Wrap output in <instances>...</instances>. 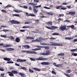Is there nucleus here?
Listing matches in <instances>:
<instances>
[{
    "label": "nucleus",
    "mask_w": 77,
    "mask_h": 77,
    "mask_svg": "<svg viewBox=\"0 0 77 77\" xmlns=\"http://www.w3.org/2000/svg\"><path fill=\"white\" fill-rule=\"evenodd\" d=\"M71 51H77V48L75 49H72L71 50Z\"/></svg>",
    "instance_id": "33"
},
{
    "label": "nucleus",
    "mask_w": 77,
    "mask_h": 77,
    "mask_svg": "<svg viewBox=\"0 0 77 77\" xmlns=\"http://www.w3.org/2000/svg\"><path fill=\"white\" fill-rule=\"evenodd\" d=\"M36 47H38V48H43V46H41L37 45Z\"/></svg>",
    "instance_id": "41"
},
{
    "label": "nucleus",
    "mask_w": 77,
    "mask_h": 77,
    "mask_svg": "<svg viewBox=\"0 0 77 77\" xmlns=\"http://www.w3.org/2000/svg\"><path fill=\"white\" fill-rule=\"evenodd\" d=\"M58 56H65V54L63 53L61 54H58Z\"/></svg>",
    "instance_id": "28"
},
{
    "label": "nucleus",
    "mask_w": 77,
    "mask_h": 77,
    "mask_svg": "<svg viewBox=\"0 0 77 77\" xmlns=\"http://www.w3.org/2000/svg\"><path fill=\"white\" fill-rule=\"evenodd\" d=\"M1 37H3V38H6V36L5 35H1Z\"/></svg>",
    "instance_id": "56"
},
{
    "label": "nucleus",
    "mask_w": 77,
    "mask_h": 77,
    "mask_svg": "<svg viewBox=\"0 0 77 77\" xmlns=\"http://www.w3.org/2000/svg\"><path fill=\"white\" fill-rule=\"evenodd\" d=\"M23 47L24 48H26V49H29L30 48V46L29 45H24Z\"/></svg>",
    "instance_id": "15"
},
{
    "label": "nucleus",
    "mask_w": 77,
    "mask_h": 77,
    "mask_svg": "<svg viewBox=\"0 0 77 77\" xmlns=\"http://www.w3.org/2000/svg\"><path fill=\"white\" fill-rule=\"evenodd\" d=\"M36 2L37 3H39V0H34V2Z\"/></svg>",
    "instance_id": "55"
},
{
    "label": "nucleus",
    "mask_w": 77,
    "mask_h": 77,
    "mask_svg": "<svg viewBox=\"0 0 77 77\" xmlns=\"http://www.w3.org/2000/svg\"><path fill=\"white\" fill-rule=\"evenodd\" d=\"M47 14H49V15H54V13H50L49 12L47 13Z\"/></svg>",
    "instance_id": "29"
},
{
    "label": "nucleus",
    "mask_w": 77,
    "mask_h": 77,
    "mask_svg": "<svg viewBox=\"0 0 77 77\" xmlns=\"http://www.w3.org/2000/svg\"><path fill=\"white\" fill-rule=\"evenodd\" d=\"M50 39H53V40H54L56 39V38L54 37L51 38H50Z\"/></svg>",
    "instance_id": "60"
},
{
    "label": "nucleus",
    "mask_w": 77,
    "mask_h": 77,
    "mask_svg": "<svg viewBox=\"0 0 77 77\" xmlns=\"http://www.w3.org/2000/svg\"><path fill=\"white\" fill-rule=\"evenodd\" d=\"M0 46H3V47H4V44H3V43L0 44Z\"/></svg>",
    "instance_id": "59"
},
{
    "label": "nucleus",
    "mask_w": 77,
    "mask_h": 77,
    "mask_svg": "<svg viewBox=\"0 0 77 77\" xmlns=\"http://www.w3.org/2000/svg\"><path fill=\"white\" fill-rule=\"evenodd\" d=\"M67 74H69L71 72V70L70 69L67 70L66 72Z\"/></svg>",
    "instance_id": "34"
},
{
    "label": "nucleus",
    "mask_w": 77,
    "mask_h": 77,
    "mask_svg": "<svg viewBox=\"0 0 77 77\" xmlns=\"http://www.w3.org/2000/svg\"><path fill=\"white\" fill-rule=\"evenodd\" d=\"M29 71L31 73H33V72H34L33 70H32L30 69H29Z\"/></svg>",
    "instance_id": "39"
},
{
    "label": "nucleus",
    "mask_w": 77,
    "mask_h": 77,
    "mask_svg": "<svg viewBox=\"0 0 77 77\" xmlns=\"http://www.w3.org/2000/svg\"><path fill=\"white\" fill-rule=\"evenodd\" d=\"M41 48H35V49H33L32 50L33 51H37V50H41Z\"/></svg>",
    "instance_id": "23"
},
{
    "label": "nucleus",
    "mask_w": 77,
    "mask_h": 77,
    "mask_svg": "<svg viewBox=\"0 0 77 77\" xmlns=\"http://www.w3.org/2000/svg\"><path fill=\"white\" fill-rule=\"evenodd\" d=\"M43 48H45V50H48L50 48V47L49 46H43Z\"/></svg>",
    "instance_id": "24"
},
{
    "label": "nucleus",
    "mask_w": 77,
    "mask_h": 77,
    "mask_svg": "<svg viewBox=\"0 0 77 77\" xmlns=\"http://www.w3.org/2000/svg\"><path fill=\"white\" fill-rule=\"evenodd\" d=\"M12 17H19L20 16V15L19 14H12Z\"/></svg>",
    "instance_id": "22"
},
{
    "label": "nucleus",
    "mask_w": 77,
    "mask_h": 77,
    "mask_svg": "<svg viewBox=\"0 0 77 77\" xmlns=\"http://www.w3.org/2000/svg\"><path fill=\"white\" fill-rule=\"evenodd\" d=\"M41 7V5L38 6H33L32 7V8H34V9H33L34 12L35 14H36V13L38 12V10L37 8H40Z\"/></svg>",
    "instance_id": "4"
},
{
    "label": "nucleus",
    "mask_w": 77,
    "mask_h": 77,
    "mask_svg": "<svg viewBox=\"0 0 77 77\" xmlns=\"http://www.w3.org/2000/svg\"><path fill=\"white\" fill-rule=\"evenodd\" d=\"M3 59L7 61H10L11 60V58H9L5 57L3 58Z\"/></svg>",
    "instance_id": "16"
},
{
    "label": "nucleus",
    "mask_w": 77,
    "mask_h": 77,
    "mask_svg": "<svg viewBox=\"0 0 77 77\" xmlns=\"http://www.w3.org/2000/svg\"><path fill=\"white\" fill-rule=\"evenodd\" d=\"M33 69L35 70V71H41L40 69H37L36 68H33Z\"/></svg>",
    "instance_id": "25"
},
{
    "label": "nucleus",
    "mask_w": 77,
    "mask_h": 77,
    "mask_svg": "<svg viewBox=\"0 0 77 77\" xmlns=\"http://www.w3.org/2000/svg\"><path fill=\"white\" fill-rule=\"evenodd\" d=\"M62 65H63V64H57L55 66L56 67H61V68H62L63 66H62Z\"/></svg>",
    "instance_id": "20"
},
{
    "label": "nucleus",
    "mask_w": 77,
    "mask_h": 77,
    "mask_svg": "<svg viewBox=\"0 0 77 77\" xmlns=\"http://www.w3.org/2000/svg\"><path fill=\"white\" fill-rule=\"evenodd\" d=\"M41 64L43 65H50V63L48 62H42L41 63Z\"/></svg>",
    "instance_id": "10"
},
{
    "label": "nucleus",
    "mask_w": 77,
    "mask_h": 77,
    "mask_svg": "<svg viewBox=\"0 0 77 77\" xmlns=\"http://www.w3.org/2000/svg\"><path fill=\"white\" fill-rule=\"evenodd\" d=\"M7 49L8 51H14L15 50V49L11 48H8Z\"/></svg>",
    "instance_id": "18"
},
{
    "label": "nucleus",
    "mask_w": 77,
    "mask_h": 77,
    "mask_svg": "<svg viewBox=\"0 0 77 77\" xmlns=\"http://www.w3.org/2000/svg\"><path fill=\"white\" fill-rule=\"evenodd\" d=\"M60 35V34H59V33H53L52 34V35H53L54 36L55 35L58 36V35Z\"/></svg>",
    "instance_id": "27"
},
{
    "label": "nucleus",
    "mask_w": 77,
    "mask_h": 77,
    "mask_svg": "<svg viewBox=\"0 0 77 77\" xmlns=\"http://www.w3.org/2000/svg\"><path fill=\"white\" fill-rule=\"evenodd\" d=\"M21 69H22L24 70H26L27 69L26 67H21Z\"/></svg>",
    "instance_id": "50"
},
{
    "label": "nucleus",
    "mask_w": 77,
    "mask_h": 77,
    "mask_svg": "<svg viewBox=\"0 0 77 77\" xmlns=\"http://www.w3.org/2000/svg\"><path fill=\"white\" fill-rule=\"evenodd\" d=\"M10 69H15V67H10Z\"/></svg>",
    "instance_id": "57"
},
{
    "label": "nucleus",
    "mask_w": 77,
    "mask_h": 77,
    "mask_svg": "<svg viewBox=\"0 0 77 77\" xmlns=\"http://www.w3.org/2000/svg\"><path fill=\"white\" fill-rule=\"evenodd\" d=\"M50 43L51 44L50 45H48L47 43H42L41 42L40 43V44L41 45H52L54 46H63V45L61 44L60 43H57L55 42H51Z\"/></svg>",
    "instance_id": "2"
},
{
    "label": "nucleus",
    "mask_w": 77,
    "mask_h": 77,
    "mask_svg": "<svg viewBox=\"0 0 77 77\" xmlns=\"http://www.w3.org/2000/svg\"><path fill=\"white\" fill-rule=\"evenodd\" d=\"M64 75H66V76H67V77H70L69 75L68 74L64 73Z\"/></svg>",
    "instance_id": "37"
},
{
    "label": "nucleus",
    "mask_w": 77,
    "mask_h": 77,
    "mask_svg": "<svg viewBox=\"0 0 77 77\" xmlns=\"http://www.w3.org/2000/svg\"><path fill=\"white\" fill-rule=\"evenodd\" d=\"M51 53V51L49 50H47L46 51V55H49Z\"/></svg>",
    "instance_id": "13"
},
{
    "label": "nucleus",
    "mask_w": 77,
    "mask_h": 77,
    "mask_svg": "<svg viewBox=\"0 0 77 77\" xmlns=\"http://www.w3.org/2000/svg\"><path fill=\"white\" fill-rule=\"evenodd\" d=\"M21 12H23V11L21 10H17V13H21Z\"/></svg>",
    "instance_id": "52"
},
{
    "label": "nucleus",
    "mask_w": 77,
    "mask_h": 77,
    "mask_svg": "<svg viewBox=\"0 0 77 77\" xmlns=\"http://www.w3.org/2000/svg\"><path fill=\"white\" fill-rule=\"evenodd\" d=\"M30 23H31V22L30 21H29L28 22H25V24H30Z\"/></svg>",
    "instance_id": "40"
},
{
    "label": "nucleus",
    "mask_w": 77,
    "mask_h": 77,
    "mask_svg": "<svg viewBox=\"0 0 77 77\" xmlns=\"http://www.w3.org/2000/svg\"><path fill=\"white\" fill-rule=\"evenodd\" d=\"M29 10H30V11H32V8L31 7H29Z\"/></svg>",
    "instance_id": "62"
},
{
    "label": "nucleus",
    "mask_w": 77,
    "mask_h": 77,
    "mask_svg": "<svg viewBox=\"0 0 77 77\" xmlns=\"http://www.w3.org/2000/svg\"><path fill=\"white\" fill-rule=\"evenodd\" d=\"M36 60H47V58H43L42 57H41L38 58H35Z\"/></svg>",
    "instance_id": "6"
},
{
    "label": "nucleus",
    "mask_w": 77,
    "mask_h": 77,
    "mask_svg": "<svg viewBox=\"0 0 77 77\" xmlns=\"http://www.w3.org/2000/svg\"><path fill=\"white\" fill-rule=\"evenodd\" d=\"M75 11H72V12H69V13H66V15H68L69 14L70 15H75Z\"/></svg>",
    "instance_id": "8"
},
{
    "label": "nucleus",
    "mask_w": 77,
    "mask_h": 77,
    "mask_svg": "<svg viewBox=\"0 0 77 77\" xmlns=\"http://www.w3.org/2000/svg\"><path fill=\"white\" fill-rule=\"evenodd\" d=\"M23 8H24V9H28V7H27L26 5H24L23 6Z\"/></svg>",
    "instance_id": "47"
},
{
    "label": "nucleus",
    "mask_w": 77,
    "mask_h": 77,
    "mask_svg": "<svg viewBox=\"0 0 77 77\" xmlns=\"http://www.w3.org/2000/svg\"><path fill=\"white\" fill-rule=\"evenodd\" d=\"M29 5H31L32 6H36V5H37V4H38V3H36V4H34L33 3V2H31V3H29Z\"/></svg>",
    "instance_id": "19"
},
{
    "label": "nucleus",
    "mask_w": 77,
    "mask_h": 77,
    "mask_svg": "<svg viewBox=\"0 0 77 77\" xmlns=\"http://www.w3.org/2000/svg\"><path fill=\"white\" fill-rule=\"evenodd\" d=\"M39 39H38L37 41L38 42H42V40H45V38H43L42 37H40L39 38Z\"/></svg>",
    "instance_id": "11"
},
{
    "label": "nucleus",
    "mask_w": 77,
    "mask_h": 77,
    "mask_svg": "<svg viewBox=\"0 0 77 77\" xmlns=\"http://www.w3.org/2000/svg\"><path fill=\"white\" fill-rule=\"evenodd\" d=\"M11 45H7L6 44L5 45L4 47H3V48H4V47H5V48H6V47H11Z\"/></svg>",
    "instance_id": "26"
},
{
    "label": "nucleus",
    "mask_w": 77,
    "mask_h": 77,
    "mask_svg": "<svg viewBox=\"0 0 77 77\" xmlns=\"http://www.w3.org/2000/svg\"><path fill=\"white\" fill-rule=\"evenodd\" d=\"M61 9H62V10H65L66 8L62 7L61 8Z\"/></svg>",
    "instance_id": "58"
},
{
    "label": "nucleus",
    "mask_w": 77,
    "mask_h": 77,
    "mask_svg": "<svg viewBox=\"0 0 77 77\" xmlns=\"http://www.w3.org/2000/svg\"><path fill=\"white\" fill-rule=\"evenodd\" d=\"M35 32H35V33H38V32H39V29H35Z\"/></svg>",
    "instance_id": "43"
},
{
    "label": "nucleus",
    "mask_w": 77,
    "mask_h": 77,
    "mask_svg": "<svg viewBox=\"0 0 77 77\" xmlns=\"http://www.w3.org/2000/svg\"><path fill=\"white\" fill-rule=\"evenodd\" d=\"M10 23H11V24H20V22L17 21H15L14 20H10Z\"/></svg>",
    "instance_id": "7"
},
{
    "label": "nucleus",
    "mask_w": 77,
    "mask_h": 77,
    "mask_svg": "<svg viewBox=\"0 0 77 77\" xmlns=\"http://www.w3.org/2000/svg\"><path fill=\"white\" fill-rule=\"evenodd\" d=\"M22 53H23V52H26V53H28V54H36V52L35 51H22Z\"/></svg>",
    "instance_id": "3"
},
{
    "label": "nucleus",
    "mask_w": 77,
    "mask_h": 77,
    "mask_svg": "<svg viewBox=\"0 0 77 77\" xmlns=\"http://www.w3.org/2000/svg\"><path fill=\"white\" fill-rule=\"evenodd\" d=\"M15 41L17 42H19L20 41V39L19 38H17L15 39Z\"/></svg>",
    "instance_id": "21"
},
{
    "label": "nucleus",
    "mask_w": 77,
    "mask_h": 77,
    "mask_svg": "<svg viewBox=\"0 0 77 77\" xmlns=\"http://www.w3.org/2000/svg\"><path fill=\"white\" fill-rule=\"evenodd\" d=\"M3 32H9V30L8 29H4L3 30Z\"/></svg>",
    "instance_id": "49"
},
{
    "label": "nucleus",
    "mask_w": 77,
    "mask_h": 77,
    "mask_svg": "<svg viewBox=\"0 0 77 77\" xmlns=\"http://www.w3.org/2000/svg\"><path fill=\"white\" fill-rule=\"evenodd\" d=\"M72 55L74 56H77V53H73L72 54Z\"/></svg>",
    "instance_id": "44"
},
{
    "label": "nucleus",
    "mask_w": 77,
    "mask_h": 77,
    "mask_svg": "<svg viewBox=\"0 0 77 77\" xmlns=\"http://www.w3.org/2000/svg\"><path fill=\"white\" fill-rule=\"evenodd\" d=\"M46 28L48 29H50L51 30H53L55 29H57V28H58V27L54 26H51V27L46 26Z\"/></svg>",
    "instance_id": "5"
},
{
    "label": "nucleus",
    "mask_w": 77,
    "mask_h": 77,
    "mask_svg": "<svg viewBox=\"0 0 77 77\" xmlns=\"http://www.w3.org/2000/svg\"><path fill=\"white\" fill-rule=\"evenodd\" d=\"M25 29H21V30H20V31L21 32H25Z\"/></svg>",
    "instance_id": "54"
},
{
    "label": "nucleus",
    "mask_w": 77,
    "mask_h": 77,
    "mask_svg": "<svg viewBox=\"0 0 77 77\" xmlns=\"http://www.w3.org/2000/svg\"><path fill=\"white\" fill-rule=\"evenodd\" d=\"M26 14V16H27V17H29L30 16H29V15H30V14H29V13L27 12L25 13Z\"/></svg>",
    "instance_id": "53"
},
{
    "label": "nucleus",
    "mask_w": 77,
    "mask_h": 77,
    "mask_svg": "<svg viewBox=\"0 0 77 77\" xmlns=\"http://www.w3.org/2000/svg\"><path fill=\"white\" fill-rule=\"evenodd\" d=\"M31 60H32L33 61H35V60L34 59V58H29Z\"/></svg>",
    "instance_id": "42"
},
{
    "label": "nucleus",
    "mask_w": 77,
    "mask_h": 77,
    "mask_svg": "<svg viewBox=\"0 0 77 77\" xmlns=\"http://www.w3.org/2000/svg\"><path fill=\"white\" fill-rule=\"evenodd\" d=\"M51 72L53 74H55V75L56 74V72L53 70Z\"/></svg>",
    "instance_id": "45"
},
{
    "label": "nucleus",
    "mask_w": 77,
    "mask_h": 77,
    "mask_svg": "<svg viewBox=\"0 0 77 77\" xmlns=\"http://www.w3.org/2000/svg\"><path fill=\"white\" fill-rule=\"evenodd\" d=\"M8 73H9V75L11 77H13L14 76V74H18L19 75H21V77H24V73H22L21 72L19 73L16 70H12L11 71V72H7Z\"/></svg>",
    "instance_id": "1"
},
{
    "label": "nucleus",
    "mask_w": 77,
    "mask_h": 77,
    "mask_svg": "<svg viewBox=\"0 0 77 77\" xmlns=\"http://www.w3.org/2000/svg\"><path fill=\"white\" fill-rule=\"evenodd\" d=\"M66 26H62L60 27V29L61 30H62V31H64V30H65V28H66Z\"/></svg>",
    "instance_id": "12"
},
{
    "label": "nucleus",
    "mask_w": 77,
    "mask_h": 77,
    "mask_svg": "<svg viewBox=\"0 0 77 77\" xmlns=\"http://www.w3.org/2000/svg\"><path fill=\"white\" fill-rule=\"evenodd\" d=\"M35 38L34 37H26V39H30V40H32V39H34Z\"/></svg>",
    "instance_id": "14"
},
{
    "label": "nucleus",
    "mask_w": 77,
    "mask_h": 77,
    "mask_svg": "<svg viewBox=\"0 0 77 77\" xmlns=\"http://www.w3.org/2000/svg\"><path fill=\"white\" fill-rule=\"evenodd\" d=\"M23 29H24V28H30V26H24L22 27Z\"/></svg>",
    "instance_id": "35"
},
{
    "label": "nucleus",
    "mask_w": 77,
    "mask_h": 77,
    "mask_svg": "<svg viewBox=\"0 0 77 77\" xmlns=\"http://www.w3.org/2000/svg\"><path fill=\"white\" fill-rule=\"evenodd\" d=\"M15 65H16V66H20V65H19L17 63H16L15 64Z\"/></svg>",
    "instance_id": "64"
},
{
    "label": "nucleus",
    "mask_w": 77,
    "mask_h": 77,
    "mask_svg": "<svg viewBox=\"0 0 77 77\" xmlns=\"http://www.w3.org/2000/svg\"><path fill=\"white\" fill-rule=\"evenodd\" d=\"M73 42H77V39H75L73 40Z\"/></svg>",
    "instance_id": "63"
},
{
    "label": "nucleus",
    "mask_w": 77,
    "mask_h": 77,
    "mask_svg": "<svg viewBox=\"0 0 77 77\" xmlns=\"http://www.w3.org/2000/svg\"><path fill=\"white\" fill-rule=\"evenodd\" d=\"M41 54V55H43V56H47L46 53H42Z\"/></svg>",
    "instance_id": "36"
},
{
    "label": "nucleus",
    "mask_w": 77,
    "mask_h": 77,
    "mask_svg": "<svg viewBox=\"0 0 77 77\" xmlns=\"http://www.w3.org/2000/svg\"><path fill=\"white\" fill-rule=\"evenodd\" d=\"M12 6L11 5H8L7 6L5 7V8H10Z\"/></svg>",
    "instance_id": "46"
},
{
    "label": "nucleus",
    "mask_w": 77,
    "mask_h": 77,
    "mask_svg": "<svg viewBox=\"0 0 77 77\" xmlns=\"http://www.w3.org/2000/svg\"><path fill=\"white\" fill-rule=\"evenodd\" d=\"M62 5H68V3H66V2H65V3H63L62 4Z\"/></svg>",
    "instance_id": "48"
},
{
    "label": "nucleus",
    "mask_w": 77,
    "mask_h": 77,
    "mask_svg": "<svg viewBox=\"0 0 77 77\" xmlns=\"http://www.w3.org/2000/svg\"><path fill=\"white\" fill-rule=\"evenodd\" d=\"M65 39H68V40H69L70 39H72V38L70 37H66L65 38Z\"/></svg>",
    "instance_id": "32"
},
{
    "label": "nucleus",
    "mask_w": 77,
    "mask_h": 77,
    "mask_svg": "<svg viewBox=\"0 0 77 77\" xmlns=\"http://www.w3.org/2000/svg\"><path fill=\"white\" fill-rule=\"evenodd\" d=\"M44 8H45V9H51V8L47 7H44Z\"/></svg>",
    "instance_id": "51"
},
{
    "label": "nucleus",
    "mask_w": 77,
    "mask_h": 77,
    "mask_svg": "<svg viewBox=\"0 0 77 77\" xmlns=\"http://www.w3.org/2000/svg\"><path fill=\"white\" fill-rule=\"evenodd\" d=\"M61 7H62V5H60V6H57L56 7V9H59V8H61Z\"/></svg>",
    "instance_id": "30"
},
{
    "label": "nucleus",
    "mask_w": 77,
    "mask_h": 77,
    "mask_svg": "<svg viewBox=\"0 0 77 77\" xmlns=\"http://www.w3.org/2000/svg\"><path fill=\"white\" fill-rule=\"evenodd\" d=\"M2 12H4V13H5V14L7 13V12L6 10H1Z\"/></svg>",
    "instance_id": "38"
},
{
    "label": "nucleus",
    "mask_w": 77,
    "mask_h": 77,
    "mask_svg": "<svg viewBox=\"0 0 77 77\" xmlns=\"http://www.w3.org/2000/svg\"><path fill=\"white\" fill-rule=\"evenodd\" d=\"M52 21H50L46 23L47 25H50V26H52Z\"/></svg>",
    "instance_id": "17"
},
{
    "label": "nucleus",
    "mask_w": 77,
    "mask_h": 77,
    "mask_svg": "<svg viewBox=\"0 0 77 77\" xmlns=\"http://www.w3.org/2000/svg\"><path fill=\"white\" fill-rule=\"evenodd\" d=\"M10 39H14V38L12 36H10Z\"/></svg>",
    "instance_id": "61"
},
{
    "label": "nucleus",
    "mask_w": 77,
    "mask_h": 77,
    "mask_svg": "<svg viewBox=\"0 0 77 77\" xmlns=\"http://www.w3.org/2000/svg\"><path fill=\"white\" fill-rule=\"evenodd\" d=\"M17 62H20L21 63L22 62H24L26 61V60H22L20 59H19L16 60Z\"/></svg>",
    "instance_id": "9"
},
{
    "label": "nucleus",
    "mask_w": 77,
    "mask_h": 77,
    "mask_svg": "<svg viewBox=\"0 0 77 77\" xmlns=\"http://www.w3.org/2000/svg\"><path fill=\"white\" fill-rule=\"evenodd\" d=\"M29 16H31L32 17H36V15L34 14H30Z\"/></svg>",
    "instance_id": "31"
}]
</instances>
